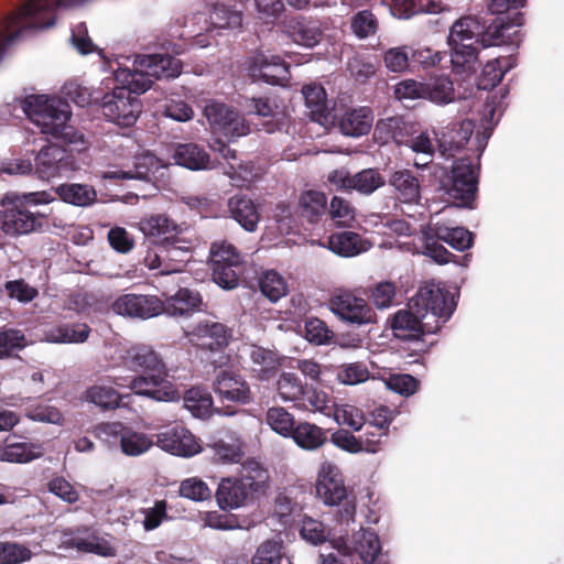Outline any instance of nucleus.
<instances>
[{
  "label": "nucleus",
  "mask_w": 564,
  "mask_h": 564,
  "mask_svg": "<svg viewBox=\"0 0 564 564\" xmlns=\"http://www.w3.org/2000/svg\"><path fill=\"white\" fill-rule=\"evenodd\" d=\"M134 69L118 68L115 70V86L101 98V111L108 121L120 127H132L140 113L142 104L134 95L149 90L154 79L175 78L182 73V62L169 54L138 56Z\"/></svg>",
  "instance_id": "f257e3e1"
},
{
  "label": "nucleus",
  "mask_w": 564,
  "mask_h": 564,
  "mask_svg": "<svg viewBox=\"0 0 564 564\" xmlns=\"http://www.w3.org/2000/svg\"><path fill=\"white\" fill-rule=\"evenodd\" d=\"M21 108L42 133L51 134L67 144H84L83 134L69 124L70 107L62 99L30 95L21 100Z\"/></svg>",
  "instance_id": "f03ea898"
},
{
  "label": "nucleus",
  "mask_w": 564,
  "mask_h": 564,
  "mask_svg": "<svg viewBox=\"0 0 564 564\" xmlns=\"http://www.w3.org/2000/svg\"><path fill=\"white\" fill-rule=\"evenodd\" d=\"M479 163H473L470 158L454 161L451 170L445 171L440 178V188L453 203L463 208H474L479 182Z\"/></svg>",
  "instance_id": "7ed1b4c3"
},
{
  "label": "nucleus",
  "mask_w": 564,
  "mask_h": 564,
  "mask_svg": "<svg viewBox=\"0 0 564 564\" xmlns=\"http://www.w3.org/2000/svg\"><path fill=\"white\" fill-rule=\"evenodd\" d=\"M317 497L327 506H343L340 521L354 520L356 513L355 497L349 496L340 469L333 463H323L317 480Z\"/></svg>",
  "instance_id": "20e7f679"
},
{
  "label": "nucleus",
  "mask_w": 564,
  "mask_h": 564,
  "mask_svg": "<svg viewBox=\"0 0 564 564\" xmlns=\"http://www.w3.org/2000/svg\"><path fill=\"white\" fill-rule=\"evenodd\" d=\"M191 249V241L177 235L166 242H156L149 249L144 257V264L150 270H160V274L181 272L189 260Z\"/></svg>",
  "instance_id": "39448f33"
},
{
  "label": "nucleus",
  "mask_w": 564,
  "mask_h": 564,
  "mask_svg": "<svg viewBox=\"0 0 564 564\" xmlns=\"http://www.w3.org/2000/svg\"><path fill=\"white\" fill-rule=\"evenodd\" d=\"M409 306L415 308L424 318L431 315L435 318V325L441 328L454 313L456 304L448 291L426 285L420 288L410 300Z\"/></svg>",
  "instance_id": "423d86ee"
},
{
  "label": "nucleus",
  "mask_w": 564,
  "mask_h": 564,
  "mask_svg": "<svg viewBox=\"0 0 564 564\" xmlns=\"http://www.w3.org/2000/svg\"><path fill=\"white\" fill-rule=\"evenodd\" d=\"M77 169L73 152L57 144L43 147L34 158V174L43 181L66 175Z\"/></svg>",
  "instance_id": "0eeeda50"
},
{
  "label": "nucleus",
  "mask_w": 564,
  "mask_h": 564,
  "mask_svg": "<svg viewBox=\"0 0 564 564\" xmlns=\"http://www.w3.org/2000/svg\"><path fill=\"white\" fill-rule=\"evenodd\" d=\"M45 225L44 215L30 212L18 200L3 205L0 209V229L7 235L20 236L42 231Z\"/></svg>",
  "instance_id": "6e6552de"
},
{
  "label": "nucleus",
  "mask_w": 564,
  "mask_h": 564,
  "mask_svg": "<svg viewBox=\"0 0 564 564\" xmlns=\"http://www.w3.org/2000/svg\"><path fill=\"white\" fill-rule=\"evenodd\" d=\"M128 388L137 395L147 397L159 402L180 399V392L169 380L167 370L142 373L133 377Z\"/></svg>",
  "instance_id": "1a4fd4ad"
},
{
  "label": "nucleus",
  "mask_w": 564,
  "mask_h": 564,
  "mask_svg": "<svg viewBox=\"0 0 564 564\" xmlns=\"http://www.w3.org/2000/svg\"><path fill=\"white\" fill-rule=\"evenodd\" d=\"M204 115L207 118L214 132L223 133L229 139L239 138L249 133V126L229 106L213 101L206 105Z\"/></svg>",
  "instance_id": "9d476101"
},
{
  "label": "nucleus",
  "mask_w": 564,
  "mask_h": 564,
  "mask_svg": "<svg viewBox=\"0 0 564 564\" xmlns=\"http://www.w3.org/2000/svg\"><path fill=\"white\" fill-rule=\"evenodd\" d=\"M163 301L156 295L128 293L117 297L111 310L122 316L148 319L163 314Z\"/></svg>",
  "instance_id": "9b49d317"
},
{
  "label": "nucleus",
  "mask_w": 564,
  "mask_h": 564,
  "mask_svg": "<svg viewBox=\"0 0 564 564\" xmlns=\"http://www.w3.org/2000/svg\"><path fill=\"white\" fill-rule=\"evenodd\" d=\"M424 319L421 313L409 306V310H399L392 316L390 327L394 337L417 343L424 334H432L440 329V325L431 326Z\"/></svg>",
  "instance_id": "f8f14e48"
},
{
  "label": "nucleus",
  "mask_w": 564,
  "mask_h": 564,
  "mask_svg": "<svg viewBox=\"0 0 564 564\" xmlns=\"http://www.w3.org/2000/svg\"><path fill=\"white\" fill-rule=\"evenodd\" d=\"M213 389L221 403L248 404L252 401L248 382L232 370L220 369L216 373Z\"/></svg>",
  "instance_id": "ddd939ff"
},
{
  "label": "nucleus",
  "mask_w": 564,
  "mask_h": 564,
  "mask_svg": "<svg viewBox=\"0 0 564 564\" xmlns=\"http://www.w3.org/2000/svg\"><path fill=\"white\" fill-rule=\"evenodd\" d=\"M329 304L336 315L349 323L361 325L373 321L375 313L366 300L349 291H340L335 294Z\"/></svg>",
  "instance_id": "4468645a"
},
{
  "label": "nucleus",
  "mask_w": 564,
  "mask_h": 564,
  "mask_svg": "<svg viewBox=\"0 0 564 564\" xmlns=\"http://www.w3.org/2000/svg\"><path fill=\"white\" fill-rule=\"evenodd\" d=\"M475 129L473 120L464 119L453 121L436 133L438 151L444 158H453L456 152L465 148Z\"/></svg>",
  "instance_id": "2eb2a0df"
},
{
  "label": "nucleus",
  "mask_w": 564,
  "mask_h": 564,
  "mask_svg": "<svg viewBox=\"0 0 564 564\" xmlns=\"http://www.w3.org/2000/svg\"><path fill=\"white\" fill-rule=\"evenodd\" d=\"M154 443L172 455L191 457L199 453L200 445L195 436L183 426H174L155 435Z\"/></svg>",
  "instance_id": "dca6fc26"
},
{
  "label": "nucleus",
  "mask_w": 564,
  "mask_h": 564,
  "mask_svg": "<svg viewBox=\"0 0 564 564\" xmlns=\"http://www.w3.org/2000/svg\"><path fill=\"white\" fill-rule=\"evenodd\" d=\"M256 495L242 480L236 476H229L220 479L215 498L221 510H232L252 502Z\"/></svg>",
  "instance_id": "f3484780"
},
{
  "label": "nucleus",
  "mask_w": 564,
  "mask_h": 564,
  "mask_svg": "<svg viewBox=\"0 0 564 564\" xmlns=\"http://www.w3.org/2000/svg\"><path fill=\"white\" fill-rule=\"evenodd\" d=\"M191 341L196 346L217 351L224 349L231 338V329L218 322H199L189 333Z\"/></svg>",
  "instance_id": "a211bd4d"
},
{
  "label": "nucleus",
  "mask_w": 564,
  "mask_h": 564,
  "mask_svg": "<svg viewBox=\"0 0 564 564\" xmlns=\"http://www.w3.org/2000/svg\"><path fill=\"white\" fill-rule=\"evenodd\" d=\"M185 408L195 416L199 419L209 417L214 412L227 416L237 413L236 405L226 404L220 408H215L213 404L212 394L204 388L193 387L184 394Z\"/></svg>",
  "instance_id": "6ab92c4d"
},
{
  "label": "nucleus",
  "mask_w": 564,
  "mask_h": 564,
  "mask_svg": "<svg viewBox=\"0 0 564 564\" xmlns=\"http://www.w3.org/2000/svg\"><path fill=\"white\" fill-rule=\"evenodd\" d=\"M123 365L139 375L167 370L160 354L147 345L130 347L123 356Z\"/></svg>",
  "instance_id": "aec40b11"
},
{
  "label": "nucleus",
  "mask_w": 564,
  "mask_h": 564,
  "mask_svg": "<svg viewBox=\"0 0 564 564\" xmlns=\"http://www.w3.org/2000/svg\"><path fill=\"white\" fill-rule=\"evenodd\" d=\"M284 30L294 43L306 47L315 46L323 37L319 21L303 15H295L286 20Z\"/></svg>",
  "instance_id": "412c9836"
},
{
  "label": "nucleus",
  "mask_w": 564,
  "mask_h": 564,
  "mask_svg": "<svg viewBox=\"0 0 564 564\" xmlns=\"http://www.w3.org/2000/svg\"><path fill=\"white\" fill-rule=\"evenodd\" d=\"M163 313L172 317H188L196 312L204 311L200 293L189 288H180L178 291L163 301Z\"/></svg>",
  "instance_id": "4be33fe9"
},
{
  "label": "nucleus",
  "mask_w": 564,
  "mask_h": 564,
  "mask_svg": "<svg viewBox=\"0 0 564 564\" xmlns=\"http://www.w3.org/2000/svg\"><path fill=\"white\" fill-rule=\"evenodd\" d=\"M451 47V65L455 75L469 77L479 68V45L474 43H453Z\"/></svg>",
  "instance_id": "5701e85b"
},
{
  "label": "nucleus",
  "mask_w": 564,
  "mask_h": 564,
  "mask_svg": "<svg viewBox=\"0 0 564 564\" xmlns=\"http://www.w3.org/2000/svg\"><path fill=\"white\" fill-rule=\"evenodd\" d=\"M251 73L271 85H280L290 76L288 63L278 55L261 54L257 56L251 66Z\"/></svg>",
  "instance_id": "b1692460"
},
{
  "label": "nucleus",
  "mask_w": 564,
  "mask_h": 564,
  "mask_svg": "<svg viewBox=\"0 0 564 564\" xmlns=\"http://www.w3.org/2000/svg\"><path fill=\"white\" fill-rule=\"evenodd\" d=\"M228 212L246 231H256L260 214L254 202L245 194L231 196L227 203Z\"/></svg>",
  "instance_id": "393cba45"
},
{
  "label": "nucleus",
  "mask_w": 564,
  "mask_h": 564,
  "mask_svg": "<svg viewBox=\"0 0 564 564\" xmlns=\"http://www.w3.org/2000/svg\"><path fill=\"white\" fill-rule=\"evenodd\" d=\"M388 183L401 203H419L421 198V184L413 171L408 169L398 170L391 174Z\"/></svg>",
  "instance_id": "a878e982"
},
{
  "label": "nucleus",
  "mask_w": 564,
  "mask_h": 564,
  "mask_svg": "<svg viewBox=\"0 0 564 564\" xmlns=\"http://www.w3.org/2000/svg\"><path fill=\"white\" fill-rule=\"evenodd\" d=\"M485 32V21L476 15H465L456 20L451 26L447 43H474L481 45Z\"/></svg>",
  "instance_id": "bb28decb"
},
{
  "label": "nucleus",
  "mask_w": 564,
  "mask_h": 564,
  "mask_svg": "<svg viewBox=\"0 0 564 564\" xmlns=\"http://www.w3.org/2000/svg\"><path fill=\"white\" fill-rule=\"evenodd\" d=\"M412 124L402 116H392L377 121L375 126V138L387 143L394 141L398 144L408 143L412 133Z\"/></svg>",
  "instance_id": "cd10ccee"
},
{
  "label": "nucleus",
  "mask_w": 564,
  "mask_h": 564,
  "mask_svg": "<svg viewBox=\"0 0 564 564\" xmlns=\"http://www.w3.org/2000/svg\"><path fill=\"white\" fill-rule=\"evenodd\" d=\"M305 106L313 121L327 123L334 117L328 106L325 88L319 84L305 85L302 88Z\"/></svg>",
  "instance_id": "c85d7f7f"
},
{
  "label": "nucleus",
  "mask_w": 564,
  "mask_h": 564,
  "mask_svg": "<svg viewBox=\"0 0 564 564\" xmlns=\"http://www.w3.org/2000/svg\"><path fill=\"white\" fill-rule=\"evenodd\" d=\"M372 121V110L369 107H360L345 111L338 121V127L343 134L356 138L367 134Z\"/></svg>",
  "instance_id": "c756f323"
},
{
  "label": "nucleus",
  "mask_w": 564,
  "mask_h": 564,
  "mask_svg": "<svg viewBox=\"0 0 564 564\" xmlns=\"http://www.w3.org/2000/svg\"><path fill=\"white\" fill-rule=\"evenodd\" d=\"M172 158L177 165L192 171L207 170L210 167L209 154L203 147L196 143L177 144Z\"/></svg>",
  "instance_id": "7c9ffc66"
},
{
  "label": "nucleus",
  "mask_w": 564,
  "mask_h": 564,
  "mask_svg": "<svg viewBox=\"0 0 564 564\" xmlns=\"http://www.w3.org/2000/svg\"><path fill=\"white\" fill-rule=\"evenodd\" d=\"M446 9L442 0H392L391 12L398 19H411L415 15L441 13Z\"/></svg>",
  "instance_id": "2f4dec72"
},
{
  "label": "nucleus",
  "mask_w": 564,
  "mask_h": 564,
  "mask_svg": "<svg viewBox=\"0 0 564 564\" xmlns=\"http://www.w3.org/2000/svg\"><path fill=\"white\" fill-rule=\"evenodd\" d=\"M140 229L143 234L155 239V242H166L181 234V227L165 215H152L140 223Z\"/></svg>",
  "instance_id": "473e14b6"
},
{
  "label": "nucleus",
  "mask_w": 564,
  "mask_h": 564,
  "mask_svg": "<svg viewBox=\"0 0 564 564\" xmlns=\"http://www.w3.org/2000/svg\"><path fill=\"white\" fill-rule=\"evenodd\" d=\"M91 328L86 323H64L53 326L46 338L50 343L56 344H83L90 336Z\"/></svg>",
  "instance_id": "72a5a7b5"
},
{
  "label": "nucleus",
  "mask_w": 564,
  "mask_h": 564,
  "mask_svg": "<svg viewBox=\"0 0 564 564\" xmlns=\"http://www.w3.org/2000/svg\"><path fill=\"white\" fill-rule=\"evenodd\" d=\"M430 232L458 251H465L474 243L473 234L463 227H448L442 223H434L430 225Z\"/></svg>",
  "instance_id": "f704fd0d"
},
{
  "label": "nucleus",
  "mask_w": 564,
  "mask_h": 564,
  "mask_svg": "<svg viewBox=\"0 0 564 564\" xmlns=\"http://www.w3.org/2000/svg\"><path fill=\"white\" fill-rule=\"evenodd\" d=\"M55 192L61 200L78 207L90 206L97 200V192L89 184L65 183L58 185Z\"/></svg>",
  "instance_id": "c9c22d12"
},
{
  "label": "nucleus",
  "mask_w": 564,
  "mask_h": 564,
  "mask_svg": "<svg viewBox=\"0 0 564 564\" xmlns=\"http://www.w3.org/2000/svg\"><path fill=\"white\" fill-rule=\"evenodd\" d=\"M120 426L119 441L121 452L127 456H140L148 452L155 443L152 436L133 430L132 427Z\"/></svg>",
  "instance_id": "e433bc0d"
},
{
  "label": "nucleus",
  "mask_w": 564,
  "mask_h": 564,
  "mask_svg": "<svg viewBox=\"0 0 564 564\" xmlns=\"http://www.w3.org/2000/svg\"><path fill=\"white\" fill-rule=\"evenodd\" d=\"M291 438L302 449L315 451L327 442V431L310 422H300Z\"/></svg>",
  "instance_id": "4c0bfd02"
},
{
  "label": "nucleus",
  "mask_w": 564,
  "mask_h": 564,
  "mask_svg": "<svg viewBox=\"0 0 564 564\" xmlns=\"http://www.w3.org/2000/svg\"><path fill=\"white\" fill-rule=\"evenodd\" d=\"M82 400L102 411H110L120 406L122 395L111 386L93 384L84 391Z\"/></svg>",
  "instance_id": "58836bf2"
},
{
  "label": "nucleus",
  "mask_w": 564,
  "mask_h": 564,
  "mask_svg": "<svg viewBox=\"0 0 564 564\" xmlns=\"http://www.w3.org/2000/svg\"><path fill=\"white\" fill-rule=\"evenodd\" d=\"M509 57H497L488 61L477 78V87L480 90H491L503 78L505 74L512 68Z\"/></svg>",
  "instance_id": "ea45409f"
},
{
  "label": "nucleus",
  "mask_w": 564,
  "mask_h": 564,
  "mask_svg": "<svg viewBox=\"0 0 564 564\" xmlns=\"http://www.w3.org/2000/svg\"><path fill=\"white\" fill-rule=\"evenodd\" d=\"M299 212L310 223H317L327 212V196L318 191H305L299 198Z\"/></svg>",
  "instance_id": "a19ab883"
},
{
  "label": "nucleus",
  "mask_w": 564,
  "mask_h": 564,
  "mask_svg": "<svg viewBox=\"0 0 564 564\" xmlns=\"http://www.w3.org/2000/svg\"><path fill=\"white\" fill-rule=\"evenodd\" d=\"M354 549L365 564L373 563L381 552L378 534L372 529H361L352 535Z\"/></svg>",
  "instance_id": "79ce46f5"
},
{
  "label": "nucleus",
  "mask_w": 564,
  "mask_h": 564,
  "mask_svg": "<svg viewBox=\"0 0 564 564\" xmlns=\"http://www.w3.org/2000/svg\"><path fill=\"white\" fill-rule=\"evenodd\" d=\"M322 246L341 257H354L361 251L360 235L354 231L335 232Z\"/></svg>",
  "instance_id": "37998d69"
},
{
  "label": "nucleus",
  "mask_w": 564,
  "mask_h": 564,
  "mask_svg": "<svg viewBox=\"0 0 564 564\" xmlns=\"http://www.w3.org/2000/svg\"><path fill=\"white\" fill-rule=\"evenodd\" d=\"M236 477L242 480L243 484L257 495L263 494L268 488V470L256 459H247L243 462L240 474Z\"/></svg>",
  "instance_id": "c03bdc74"
},
{
  "label": "nucleus",
  "mask_w": 564,
  "mask_h": 564,
  "mask_svg": "<svg viewBox=\"0 0 564 564\" xmlns=\"http://www.w3.org/2000/svg\"><path fill=\"white\" fill-rule=\"evenodd\" d=\"M251 564H293L290 556L283 552L282 542L265 540L256 550Z\"/></svg>",
  "instance_id": "a18cd8bd"
},
{
  "label": "nucleus",
  "mask_w": 564,
  "mask_h": 564,
  "mask_svg": "<svg viewBox=\"0 0 564 564\" xmlns=\"http://www.w3.org/2000/svg\"><path fill=\"white\" fill-rule=\"evenodd\" d=\"M35 445L25 442L8 441L0 447V462L24 464L40 457V452H34Z\"/></svg>",
  "instance_id": "49530a36"
},
{
  "label": "nucleus",
  "mask_w": 564,
  "mask_h": 564,
  "mask_svg": "<svg viewBox=\"0 0 564 564\" xmlns=\"http://www.w3.org/2000/svg\"><path fill=\"white\" fill-rule=\"evenodd\" d=\"M268 425L283 437H291L296 427L294 415L282 406H272L265 414Z\"/></svg>",
  "instance_id": "de8ad7c7"
},
{
  "label": "nucleus",
  "mask_w": 564,
  "mask_h": 564,
  "mask_svg": "<svg viewBox=\"0 0 564 564\" xmlns=\"http://www.w3.org/2000/svg\"><path fill=\"white\" fill-rule=\"evenodd\" d=\"M304 338L313 345H328L335 338V333L323 319L310 316L304 321Z\"/></svg>",
  "instance_id": "09e8293b"
},
{
  "label": "nucleus",
  "mask_w": 564,
  "mask_h": 564,
  "mask_svg": "<svg viewBox=\"0 0 564 564\" xmlns=\"http://www.w3.org/2000/svg\"><path fill=\"white\" fill-rule=\"evenodd\" d=\"M425 98L436 104H448L455 98L454 84L448 76H440L425 83Z\"/></svg>",
  "instance_id": "8fccbe9b"
},
{
  "label": "nucleus",
  "mask_w": 564,
  "mask_h": 564,
  "mask_svg": "<svg viewBox=\"0 0 564 564\" xmlns=\"http://www.w3.org/2000/svg\"><path fill=\"white\" fill-rule=\"evenodd\" d=\"M163 167L162 161L150 152L134 156L133 167L130 170L132 180L150 182L156 172Z\"/></svg>",
  "instance_id": "3c124183"
},
{
  "label": "nucleus",
  "mask_w": 564,
  "mask_h": 564,
  "mask_svg": "<svg viewBox=\"0 0 564 564\" xmlns=\"http://www.w3.org/2000/svg\"><path fill=\"white\" fill-rule=\"evenodd\" d=\"M261 293L271 302H276L288 293V283L276 271L269 270L259 279Z\"/></svg>",
  "instance_id": "603ef678"
},
{
  "label": "nucleus",
  "mask_w": 564,
  "mask_h": 564,
  "mask_svg": "<svg viewBox=\"0 0 564 564\" xmlns=\"http://www.w3.org/2000/svg\"><path fill=\"white\" fill-rule=\"evenodd\" d=\"M351 191L370 195L386 184L383 176L377 169H364L352 175Z\"/></svg>",
  "instance_id": "864d4df0"
},
{
  "label": "nucleus",
  "mask_w": 564,
  "mask_h": 564,
  "mask_svg": "<svg viewBox=\"0 0 564 564\" xmlns=\"http://www.w3.org/2000/svg\"><path fill=\"white\" fill-rule=\"evenodd\" d=\"M350 30L357 39H368L378 32L379 21L372 11L361 10L351 17Z\"/></svg>",
  "instance_id": "5fc2aeb1"
},
{
  "label": "nucleus",
  "mask_w": 564,
  "mask_h": 564,
  "mask_svg": "<svg viewBox=\"0 0 564 564\" xmlns=\"http://www.w3.org/2000/svg\"><path fill=\"white\" fill-rule=\"evenodd\" d=\"M210 21L218 29H238L242 25V13L229 6L216 3L210 13Z\"/></svg>",
  "instance_id": "6e6d98bb"
},
{
  "label": "nucleus",
  "mask_w": 564,
  "mask_h": 564,
  "mask_svg": "<svg viewBox=\"0 0 564 564\" xmlns=\"http://www.w3.org/2000/svg\"><path fill=\"white\" fill-rule=\"evenodd\" d=\"M241 263H212L213 280L226 290H232L239 284Z\"/></svg>",
  "instance_id": "4d7b16f0"
},
{
  "label": "nucleus",
  "mask_w": 564,
  "mask_h": 564,
  "mask_svg": "<svg viewBox=\"0 0 564 564\" xmlns=\"http://www.w3.org/2000/svg\"><path fill=\"white\" fill-rule=\"evenodd\" d=\"M278 392L284 401H299L304 395L306 384L297 375L283 372L278 380Z\"/></svg>",
  "instance_id": "13d9d810"
},
{
  "label": "nucleus",
  "mask_w": 564,
  "mask_h": 564,
  "mask_svg": "<svg viewBox=\"0 0 564 564\" xmlns=\"http://www.w3.org/2000/svg\"><path fill=\"white\" fill-rule=\"evenodd\" d=\"M28 341L24 334L14 328H0V359L13 356L23 349Z\"/></svg>",
  "instance_id": "bf43d9fd"
},
{
  "label": "nucleus",
  "mask_w": 564,
  "mask_h": 564,
  "mask_svg": "<svg viewBox=\"0 0 564 564\" xmlns=\"http://www.w3.org/2000/svg\"><path fill=\"white\" fill-rule=\"evenodd\" d=\"M209 447L213 452V459L217 463H238L243 456V452L238 442L226 443L225 441L219 440L214 442Z\"/></svg>",
  "instance_id": "052dcab7"
},
{
  "label": "nucleus",
  "mask_w": 564,
  "mask_h": 564,
  "mask_svg": "<svg viewBox=\"0 0 564 564\" xmlns=\"http://www.w3.org/2000/svg\"><path fill=\"white\" fill-rule=\"evenodd\" d=\"M328 214L337 226L346 227L355 220L354 206L349 200L339 196H334L330 199Z\"/></svg>",
  "instance_id": "680f3d73"
},
{
  "label": "nucleus",
  "mask_w": 564,
  "mask_h": 564,
  "mask_svg": "<svg viewBox=\"0 0 564 564\" xmlns=\"http://www.w3.org/2000/svg\"><path fill=\"white\" fill-rule=\"evenodd\" d=\"M31 550L17 542L0 541V564H21L31 560Z\"/></svg>",
  "instance_id": "e2e57ef3"
},
{
  "label": "nucleus",
  "mask_w": 564,
  "mask_h": 564,
  "mask_svg": "<svg viewBox=\"0 0 564 564\" xmlns=\"http://www.w3.org/2000/svg\"><path fill=\"white\" fill-rule=\"evenodd\" d=\"M370 372L367 366L361 362L344 364L339 367L337 379L344 384H358L368 380Z\"/></svg>",
  "instance_id": "0e129e2a"
},
{
  "label": "nucleus",
  "mask_w": 564,
  "mask_h": 564,
  "mask_svg": "<svg viewBox=\"0 0 564 564\" xmlns=\"http://www.w3.org/2000/svg\"><path fill=\"white\" fill-rule=\"evenodd\" d=\"M445 56V52L434 50L430 46H410L411 63L421 65L423 68L440 65Z\"/></svg>",
  "instance_id": "69168bd1"
},
{
  "label": "nucleus",
  "mask_w": 564,
  "mask_h": 564,
  "mask_svg": "<svg viewBox=\"0 0 564 564\" xmlns=\"http://www.w3.org/2000/svg\"><path fill=\"white\" fill-rule=\"evenodd\" d=\"M180 495L193 501H204L210 499L213 492L206 482L193 477L181 482Z\"/></svg>",
  "instance_id": "338daca9"
},
{
  "label": "nucleus",
  "mask_w": 564,
  "mask_h": 564,
  "mask_svg": "<svg viewBox=\"0 0 564 564\" xmlns=\"http://www.w3.org/2000/svg\"><path fill=\"white\" fill-rule=\"evenodd\" d=\"M300 534L305 541L314 545L326 542L328 538L325 524L310 517H305L302 520Z\"/></svg>",
  "instance_id": "774afa93"
}]
</instances>
